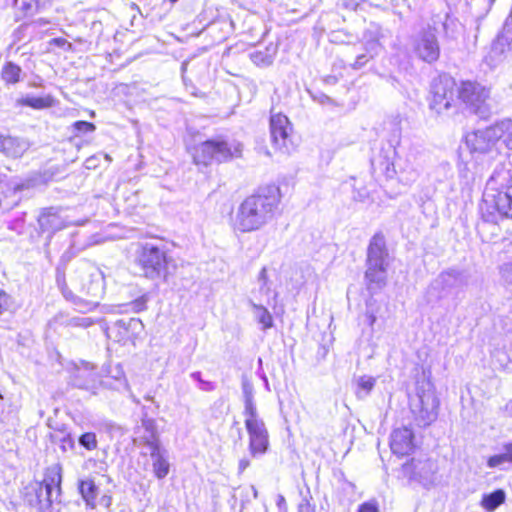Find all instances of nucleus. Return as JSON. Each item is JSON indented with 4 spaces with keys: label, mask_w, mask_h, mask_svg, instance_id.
I'll return each instance as SVG.
<instances>
[{
    "label": "nucleus",
    "mask_w": 512,
    "mask_h": 512,
    "mask_svg": "<svg viewBox=\"0 0 512 512\" xmlns=\"http://www.w3.org/2000/svg\"><path fill=\"white\" fill-rule=\"evenodd\" d=\"M61 482V465L53 464L49 466L42 481L32 482L26 487V500L39 511L46 512L54 503L60 502Z\"/></svg>",
    "instance_id": "f03ea898"
},
{
    "label": "nucleus",
    "mask_w": 512,
    "mask_h": 512,
    "mask_svg": "<svg viewBox=\"0 0 512 512\" xmlns=\"http://www.w3.org/2000/svg\"><path fill=\"white\" fill-rule=\"evenodd\" d=\"M137 262L143 275L151 280L166 278L168 274L169 258L163 245L149 242L143 244L138 252Z\"/></svg>",
    "instance_id": "20e7f679"
},
{
    "label": "nucleus",
    "mask_w": 512,
    "mask_h": 512,
    "mask_svg": "<svg viewBox=\"0 0 512 512\" xmlns=\"http://www.w3.org/2000/svg\"><path fill=\"white\" fill-rule=\"evenodd\" d=\"M510 127V121H501L485 129H478L466 135V144L471 152L488 153L505 135Z\"/></svg>",
    "instance_id": "0eeeda50"
},
{
    "label": "nucleus",
    "mask_w": 512,
    "mask_h": 512,
    "mask_svg": "<svg viewBox=\"0 0 512 512\" xmlns=\"http://www.w3.org/2000/svg\"><path fill=\"white\" fill-rule=\"evenodd\" d=\"M54 103L55 100L50 95L43 97L26 96L16 100L17 106H28L36 110L50 108L54 105Z\"/></svg>",
    "instance_id": "393cba45"
},
{
    "label": "nucleus",
    "mask_w": 512,
    "mask_h": 512,
    "mask_svg": "<svg viewBox=\"0 0 512 512\" xmlns=\"http://www.w3.org/2000/svg\"><path fill=\"white\" fill-rule=\"evenodd\" d=\"M90 281L84 284L86 293L92 297L100 296L104 291V275L99 268L90 267L88 271Z\"/></svg>",
    "instance_id": "4be33fe9"
},
{
    "label": "nucleus",
    "mask_w": 512,
    "mask_h": 512,
    "mask_svg": "<svg viewBox=\"0 0 512 512\" xmlns=\"http://www.w3.org/2000/svg\"><path fill=\"white\" fill-rule=\"evenodd\" d=\"M171 2H176L177 0H170Z\"/></svg>",
    "instance_id": "13d9d810"
},
{
    "label": "nucleus",
    "mask_w": 512,
    "mask_h": 512,
    "mask_svg": "<svg viewBox=\"0 0 512 512\" xmlns=\"http://www.w3.org/2000/svg\"><path fill=\"white\" fill-rule=\"evenodd\" d=\"M505 453L504 454H511L512 455V443H508L504 445Z\"/></svg>",
    "instance_id": "603ef678"
},
{
    "label": "nucleus",
    "mask_w": 512,
    "mask_h": 512,
    "mask_svg": "<svg viewBox=\"0 0 512 512\" xmlns=\"http://www.w3.org/2000/svg\"><path fill=\"white\" fill-rule=\"evenodd\" d=\"M96 306V303H86L84 307L80 308V311L91 310Z\"/></svg>",
    "instance_id": "3c124183"
},
{
    "label": "nucleus",
    "mask_w": 512,
    "mask_h": 512,
    "mask_svg": "<svg viewBox=\"0 0 512 512\" xmlns=\"http://www.w3.org/2000/svg\"><path fill=\"white\" fill-rule=\"evenodd\" d=\"M143 329L144 325L139 318L121 319L107 327L106 335L111 340L125 345L128 342L134 343Z\"/></svg>",
    "instance_id": "ddd939ff"
},
{
    "label": "nucleus",
    "mask_w": 512,
    "mask_h": 512,
    "mask_svg": "<svg viewBox=\"0 0 512 512\" xmlns=\"http://www.w3.org/2000/svg\"><path fill=\"white\" fill-rule=\"evenodd\" d=\"M397 174L396 172V169L394 167V164H390V163H387L386 165V168H385V175L387 178H394L395 175Z\"/></svg>",
    "instance_id": "37998d69"
},
{
    "label": "nucleus",
    "mask_w": 512,
    "mask_h": 512,
    "mask_svg": "<svg viewBox=\"0 0 512 512\" xmlns=\"http://www.w3.org/2000/svg\"><path fill=\"white\" fill-rule=\"evenodd\" d=\"M93 159H87L86 163H87V167L89 168L91 165H93Z\"/></svg>",
    "instance_id": "864d4df0"
},
{
    "label": "nucleus",
    "mask_w": 512,
    "mask_h": 512,
    "mask_svg": "<svg viewBox=\"0 0 512 512\" xmlns=\"http://www.w3.org/2000/svg\"><path fill=\"white\" fill-rule=\"evenodd\" d=\"M490 91L480 83L464 81L458 89V98L474 114L486 118L490 112L487 103Z\"/></svg>",
    "instance_id": "6e6552de"
},
{
    "label": "nucleus",
    "mask_w": 512,
    "mask_h": 512,
    "mask_svg": "<svg viewBox=\"0 0 512 512\" xmlns=\"http://www.w3.org/2000/svg\"><path fill=\"white\" fill-rule=\"evenodd\" d=\"M506 494L504 490L497 489L492 493L484 494L481 500V506L488 512H493L504 503Z\"/></svg>",
    "instance_id": "bb28decb"
},
{
    "label": "nucleus",
    "mask_w": 512,
    "mask_h": 512,
    "mask_svg": "<svg viewBox=\"0 0 512 512\" xmlns=\"http://www.w3.org/2000/svg\"><path fill=\"white\" fill-rule=\"evenodd\" d=\"M367 317H368V324L370 326H373L374 323L376 322V316L373 313H370V314H367Z\"/></svg>",
    "instance_id": "8fccbe9b"
},
{
    "label": "nucleus",
    "mask_w": 512,
    "mask_h": 512,
    "mask_svg": "<svg viewBox=\"0 0 512 512\" xmlns=\"http://www.w3.org/2000/svg\"><path fill=\"white\" fill-rule=\"evenodd\" d=\"M365 49H366V53L360 54L357 56V58L353 64V68L360 69L361 67H363L368 62L369 59L373 58L375 55H377L380 52L381 47H380L379 42L377 40L373 39V40L367 41Z\"/></svg>",
    "instance_id": "c85d7f7f"
},
{
    "label": "nucleus",
    "mask_w": 512,
    "mask_h": 512,
    "mask_svg": "<svg viewBox=\"0 0 512 512\" xmlns=\"http://www.w3.org/2000/svg\"><path fill=\"white\" fill-rule=\"evenodd\" d=\"M500 272L502 279L506 283L512 284V262L502 265Z\"/></svg>",
    "instance_id": "58836bf2"
},
{
    "label": "nucleus",
    "mask_w": 512,
    "mask_h": 512,
    "mask_svg": "<svg viewBox=\"0 0 512 512\" xmlns=\"http://www.w3.org/2000/svg\"><path fill=\"white\" fill-rule=\"evenodd\" d=\"M29 148V143L18 137L0 136V152L7 157L19 158Z\"/></svg>",
    "instance_id": "f3484780"
},
{
    "label": "nucleus",
    "mask_w": 512,
    "mask_h": 512,
    "mask_svg": "<svg viewBox=\"0 0 512 512\" xmlns=\"http://www.w3.org/2000/svg\"><path fill=\"white\" fill-rule=\"evenodd\" d=\"M390 447L394 454L404 456L413 450V433L408 427L395 429L391 434Z\"/></svg>",
    "instance_id": "2eb2a0df"
},
{
    "label": "nucleus",
    "mask_w": 512,
    "mask_h": 512,
    "mask_svg": "<svg viewBox=\"0 0 512 512\" xmlns=\"http://www.w3.org/2000/svg\"><path fill=\"white\" fill-rule=\"evenodd\" d=\"M242 146L237 143L233 147L224 141L208 140L193 149V160L196 165L207 166L213 161L224 162L240 156Z\"/></svg>",
    "instance_id": "39448f33"
},
{
    "label": "nucleus",
    "mask_w": 512,
    "mask_h": 512,
    "mask_svg": "<svg viewBox=\"0 0 512 512\" xmlns=\"http://www.w3.org/2000/svg\"><path fill=\"white\" fill-rule=\"evenodd\" d=\"M454 86L452 78L441 77L434 80L431 86L430 108L438 114L447 111L454 102Z\"/></svg>",
    "instance_id": "f8f14e48"
},
{
    "label": "nucleus",
    "mask_w": 512,
    "mask_h": 512,
    "mask_svg": "<svg viewBox=\"0 0 512 512\" xmlns=\"http://www.w3.org/2000/svg\"><path fill=\"white\" fill-rule=\"evenodd\" d=\"M94 321L90 317H74L70 320L69 324L74 327H90Z\"/></svg>",
    "instance_id": "c9c22d12"
},
{
    "label": "nucleus",
    "mask_w": 512,
    "mask_h": 512,
    "mask_svg": "<svg viewBox=\"0 0 512 512\" xmlns=\"http://www.w3.org/2000/svg\"><path fill=\"white\" fill-rule=\"evenodd\" d=\"M20 73L21 68L18 65L8 62L2 69V78L9 84H15L20 81Z\"/></svg>",
    "instance_id": "7c9ffc66"
},
{
    "label": "nucleus",
    "mask_w": 512,
    "mask_h": 512,
    "mask_svg": "<svg viewBox=\"0 0 512 512\" xmlns=\"http://www.w3.org/2000/svg\"><path fill=\"white\" fill-rule=\"evenodd\" d=\"M250 466V460L248 458H242L238 464V473L241 474L245 471L246 468Z\"/></svg>",
    "instance_id": "a18cd8bd"
},
{
    "label": "nucleus",
    "mask_w": 512,
    "mask_h": 512,
    "mask_svg": "<svg viewBox=\"0 0 512 512\" xmlns=\"http://www.w3.org/2000/svg\"><path fill=\"white\" fill-rule=\"evenodd\" d=\"M357 512H378V507L375 503L366 502L359 506Z\"/></svg>",
    "instance_id": "a19ab883"
},
{
    "label": "nucleus",
    "mask_w": 512,
    "mask_h": 512,
    "mask_svg": "<svg viewBox=\"0 0 512 512\" xmlns=\"http://www.w3.org/2000/svg\"><path fill=\"white\" fill-rule=\"evenodd\" d=\"M356 395L358 398L367 397L376 384V378L368 375H362L355 378Z\"/></svg>",
    "instance_id": "c756f323"
},
{
    "label": "nucleus",
    "mask_w": 512,
    "mask_h": 512,
    "mask_svg": "<svg viewBox=\"0 0 512 512\" xmlns=\"http://www.w3.org/2000/svg\"><path fill=\"white\" fill-rule=\"evenodd\" d=\"M141 428L144 430V434L140 436V439L147 448L153 444L160 445L156 423L153 419L143 418Z\"/></svg>",
    "instance_id": "b1692460"
},
{
    "label": "nucleus",
    "mask_w": 512,
    "mask_h": 512,
    "mask_svg": "<svg viewBox=\"0 0 512 512\" xmlns=\"http://www.w3.org/2000/svg\"><path fill=\"white\" fill-rule=\"evenodd\" d=\"M387 268L388 266L383 265H367L365 279L368 290L376 292L386 286Z\"/></svg>",
    "instance_id": "a211bd4d"
},
{
    "label": "nucleus",
    "mask_w": 512,
    "mask_h": 512,
    "mask_svg": "<svg viewBox=\"0 0 512 512\" xmlns=\"http://www.w3.org/2000/svg\"><path fill=\"white\" fill-rule=\"evenodd\" d=\"M462 283V273L455 269L447 270L441 273L434 281L433 285L443 290L456 287Z\"/></svg>",
    "instance_id": "5701e85b"
},
{
    "label": "nucleus",
    "mask_w": 512,
    "mask_h": 512,
    "mask_svg": "<svg viewBox=\"0 0 512 512\" xmlns=\"http://www.w3.org/2000/svg\"><path fill=\"white\" fill-rule=\"evenodd\" d=\"M414 53L423 61L433 63L440 56V46L436 36V29L428 26L416 34L412 39Z\"/></svg>",
    "instance_id": "9d476101"
},
{
    "label": "nucleus",
    "mask_w": 512,
    "mask_h": 512,
    "mask_svg": "<svg viewBox=\"0 0 512 512\" xmlns=\"http://www.w3.org/2000/svg\"><path fill=\"white\" fill-rule=\"evenodd\" d=\"M427 386L418 387L416 395L410 400L411 412L421 426L431 424L438 415L439 400L430 385Z\"/></svg>",
    "instance_id": "423d86ee"
},
{
    "label": "nucleus",
    "mask_w": 512,
    "mask_h": 512,
    "mask_svg": "<svg viewBox=\"0 0 512 512\" xmlns=\"http://www.w3.org/2000/svg\"><path fill=\"white\" fill-rule=\"evenodd\" d=\"M38 223L43 232L51 234L66 227L65 221L54 208L45 209L40 214Z\"/></svg>",
    "instance_id": "6ab92c4d"
},
{
    "label": "nucleus",
    "mask_w": 512,
    "mask_h": 512,
    "mask_svg": "<svg viewBox=\"0 0 512 512\" xmlns=\"http://www.w3.org/2000/svg\"><path fill=\"white\" fill-rule=\"evenodd\" d=\"M4 177H5V175H3L2 173H0V183L4 180Z\"/></svg>",
    "instance_id": "4d7b16f0"
},
{
    "label": "nucleus",
    "mask_w": 512,
    "mask_h": 512,
    "mask_svg": "<svg viewBox=\"0 0 512 512\" xmlns=\"http://www.w3.org/2000/svg\"><path fill=\"white\" fill-rule=\"evenodd\" d=\"M79 491L86 505L94 509L96 506L95 499L98 493V487L95 485L94 481L91 479L81 480L79 483Z\"/></svg>",
    "instance_id": "a878e982"
},
{
    "label": "nucleus",
    "mask_w": 512,
    "mask_h": 512,
    "mask_svg": "<svg viewBox=\"0 0 512 512\" xmlns=\"http://www.w3.org/2000/svg\"><path fill=\"white\" fill-rule=\"evenodd\" d=\"M147 300H148V298L145 295L137 298L135 301H133L130 304L131 309L136 313L144 311L146 309Z\"/></svg>",
    "instance_id": "4c0bfd02"
},
{
    "label": "nucleus",
    "mask_w": 512,
    "mask_h": 512,
    "mask_svg": "<svg viewBox=\"0 0 512 512\" xmlns=\"http://www.w3.org/2000/svg\"><path fill=\"white\" fill-rule=\"evenodd\" d=\"M8 299L9 296L4 291H0V314L7 307Z\"/></svg>",
    "instance_id": "79ce46f5"
},
{
    "label": "nucleus",
    "mask_w": 512,
    "mask_h": 512,
    "mask_svg": "<svg viewBox=\"0 0 512 512\" xmlns=\"http://www.w3.org/2000/svg\"><path fill=\"white\" fill-rule=\"evenodd\" d=\"M506 462L512 463V454H499L491 456L488 461L487 465L490 468L498 467Z\"/></svg>",
    "instance_id": "473e14b6"
},
{
    "label": "nucleus",
    "mask_w": 512,
    "mask_h": 512,
    "mask_svg": "<svg viewBox=\"0 0 512 512\" xmlns=\"http://www.w3.org/2000/svg\"><path fill=\"white\" fill-rule=\"evenodd\" d=\"M251 294L252 297L248 300V304L252 310L254 319L261 325V330L266 331L272 328L274 325L272 314L266 307L255 302V299L259 300L255 291H252Z\"/></svg>",
    "instance_id": "aec40b11"
},
{
    "label": "nucleus",
    "mask_w": 512,
    "mask_h": 512,
    "mask_svg": "<svg viewBox=\"0 0 512 512\" xmlns=\"http://www.w3.org/2000/svg\"><path fill=\"white\" fill-rule=\"evenodd\" d=\"M242 392L244 399V411L243 415L258 412L257 406L254 400V388L250 381L247 379L242 380Z\"/></svg>",
    "instance_id": "cd10ccee"
},
{
    "label": "nucleus",
    "mask_w": 512,
    "mask_h": 512,
    "mask_svg": "<svg viewBox=\"0 0 512 512\" xmlns=\"http://www.w3.org/2000/svg\"><path fill=\"white\" fill-rule=\"evenodd\" d=\"M150 457L152 460L153 473L158 479L165 478L170 470V464L168 461V452L162 448L161 445L153 444L148 447Z\"/></svg>",
    "instance_id": "dca6fc26"
},
{
    "label": "nucleus",
    "mask_w": 512,
    "mask_h": 512,
    "mask_svg": "<svg viewBox=\"0 0 512 512\" xmlns=\"http://www.w3.org/2000/svg\"><path fill=\"white\" fill-rule=\"evenodd\" d=\"M191 378L200 383V389H202V390L212 391L215 388L213 383H211L209 381H205L201 378L200 372H193L191 374Z\"/></svg>",
    "instance_id": "e433bc0d"
},
{
    "label": "nucleus",
    "mask_w": 512,
    "mask_h": 512,
    "mask_svg": "<svg viewBox=\"0 0 512 512\" xmlns=\"http://www.w3.org/2000/svg\"><path fill=\"white\" fill-rule=\"evenodd\" d=\"M484 199L501 216L512 218V175L509 169L498 167L494 170L487 182Z\"/></svg>",
    "instance_id": "7ed1b4c3"
},
{
    "label": "nucleus",
    "mask_w": 512,
    "mask_h": 512,
    "mask_svg": "<svg viewBox=\"0 0 512 512\" xmlns=\"http://www.w3.org/2000/svg\"><path fill=\"white\" fill-rule=\"evenodd\" d=\"M505 144L507 148L512 150V132L508 134V136L505 139Z\"/></svg>",
    "instance_id": "09e8293b"
},
{
    "label": "nucleus",
    "mask_w": 512,
    "mask_h": 512,
    "mask_svg": "<svg viewBox=\"0 0 512 512\" xmlns=\"http://www.w3.org/2000/svg\"><path fill=\"white\" fill-rule=\"evenodd\" d=\"M73 128L75 131L80 133H89L95 130V125L93 123L87 121H76L73 124Z\"/></svg>",
    "instance_id": "f704fd0d"
},
{
    "label": "nucleus",
    "mask_w": 512,
    "mask_h": 512,
    "mask_svg": "<svg viewBox=\"0 0 512 512\" xmlns=\"http://www.w3.org/2000/svg\"><path fill=\"white\" fill-rule=\"evenodd\" d=\"M406 472L411 471L413 477L419 481L429 480L435 472V464L431 460H412L410 465L404 467Z\"/></svg>",
    "instance_id": "412c9836"
},
{
    "label": "nucleus",
    "mask_w": 512,
    "mask_h": 512,
    "mask_svg": "<svg viewBox=\"0 0 512 512\" xmlns=\"http://www.w3.org/2000/svg\"><path fill=\"white\" fill-rule=\"evenodd\" d=\"M79 443L88 450H93L97 447L96 435L94 433H85L80 439Z\"/></svg>",
    "instance_id": "72a5a7b5"
},
{
    "label": "nucleus",
    "mask_w": 512,
    "mask_h": 512,
    "mask_svg": "<svg viewBox=\"0 0 512 512\" xmlns=\"http://www.w3.org/2000/svg\"><path fill=\"white\" fill-rule=\"evenodd\" d=\"M258 283H268V275L266 267H263L258 275Z\"/></svg>",
    "instance_id": "49530a36"
},
{
    "label": "nucleus",
    "mask_w": 512,
    "mask_h": 512,
    "mask_svg": "<svg viewBox=\"0 0 512 512\" xmlns=\"http://www.w3.org/2000/svg\"><path fill=\"white\" fill-rule=\"evenodd\" d=\"M55 41L58 43V44H62L65 42V40L63 39H55Z\"/></svg>",
    "instance_id": "6e6d98bb"
},
{
    "label": "nucleus",
    "mask_w": 512,
    "mask_h": 512,
    "mask_svg": "<svg viewBox=\"0 0 512 512\" xmlns=\"http://www.w3.org/2000/svg\"><path fill=\"white\" fill-rule=\"evenodd\" d=\"M419 176V171L413 167L408 160L403 167L400 168V180L406 184L414 182Z\"/></svg>",
    "instance_id": "2f4dec72"
},
{
    "label": "nucleus",
    "mask_w": 512,
    "mask_h": 512,
    "mask_svg": "<svg viewBox=\"0 0 512 512\" xmlns=\"http://www.w3.org/2000/svg\"><path fill=\"white\" fill-rule=\"evenodd\" d=\"M298 512H315V509L309 502L303 501L299 504Z\"/></svg>",
    "instance_id": "c03bdc74"
},
{
    "label": "nucleus",
    "mask_w": 512,
    "mask_h": 512,
    "mask_svg": "<svg viewBox=\"0 0 512 512\" xmlns=\"http://www.w3.org/2000/svg\"><path fill=\"white\" fill-rule=\"evenodd\" d=\"M259 285H260L259 291H258L259 294L268 295L270 293L269 283H260Z\"/></svg>",
    "instance_id": "de8ad7c7"
},
{
    "label": "nucleus",
    "mask_w": 512,
    "mask_h": 512,
    "mask_svg": "<svg viewBox=\"0 0 512 512\" xmlns=\"http://www.w3.org/2000/svg\"><path fill=\"white\" fill-rule=\"evenodd\" d=\"M93 159H87L86 163H87V167L89 168L91 165H93Z\"/></svg>",
    "instance_id": "5fc2aeb1"
},
{
    "label": "nucleus",
    "mask_w": 512,
    "mask_h": 512,
    "mask_svg": "<svg viewBox=\"0 0 512 512\" xmlns=\"http://www.w3.org/2000/svg\"><path fill=\"white\" fill-rule=\"evenodd\" d=\"M281 200L279 188L269 186L246 197L238 206L232 219L234 230L250 233L262 229L270 222Z\"/></svg>",
    "instance_id": "f257e3e1"
},
{
    "label": "nucleus",
    "mask_w": 512,
    "mask_h": 512,
    "mask_svg": "<svg viewBox=\"0 0 512 512\" xmlns=\"http://www.w3.org/2000/svg\"><path fill=\"white\" fill-rule=\"evenodd\" d=\"M252 60L256 64L270 65L272 63V58L270 56H263L262 53L252 54Z\"/></svg>",
    "instance_id": "ea45409f"
},
{
    "label": "nucleus",
    "mask_w": 512,
    "mask_h": 512,
    "mask_svg": "<svg viewBox=\"0 0 512 512\" xmlns=\"http://www.w3.org/2000/svg\"><path fill=\"white\" fill-rule=\"evenodd\" d=\"M244 424L249 437V452L252 457L264 455L269 448V432L258 412L244 415Z\"/></svg>",
    "instance_id": "1a4fd4ad"
},
{
    "label": "nucleus",
    "mask_w": 512,
    "mask_h": 512,
    "mask_svg": "<svg viewBox=\"0 0 512 512\" xmlns=\"http://www.w3.org/2000/svg\"><path fill=\"white\" fill-rule=\"evenodd\" d=\"M389 254L386 248L385 238L381 234H375L368 246L366 265H389Z\"/></svg>",
    "instance_id": "4468645a"
},
{
    "label": "nucleus",
    "mask_w": 512,
    "mask_h": 512,
    "mask_svg": "<svg viewBox=\"0 0 512 512\" xmlns=\"http://www.w3.org/2000/svg\"><path fill=\"white\" fill-rule=\"evenodd\" d=\"M291 132L292 125L287 116L281 113L271 115V140L274 147L283 154H290L294 150V145L290 138Z\"/></svg>",
    "instance_id": "9b49d317"
}]
</instances>
